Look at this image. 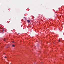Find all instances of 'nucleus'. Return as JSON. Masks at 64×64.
I'll return each mask as SVG.
<instances>
[{
  "label": "nucleus",
  "mask_w": 64,
  "mask_h": 64,
  "mask_svg": "<svg viewBox=\"0 0 64 64\" xmlns=\"http://www.w3.org/2000/svg\"><path fill=\"white\" fill-rule=\"evenodd\" d=\"M12 46L13 47H15V46H14V44H13L12 45Z\"/></svg>",
  "instance_id": "2"
},
{
  "label": "nucleus",
  "mask_w": 64,
  "mask_h": 64,
  "mask_svg": "<svg viewBox=\"0 0 64 64\" xmlns=\"http://www.w3.org/2000/svg\"><path fill=\"white\" fill-rule=\"evenodd\" d=\"M13 42V43H14V42Z\"/></svg>",
  "instance_id": "7"
},
{
  "label": "nucleus",
  "mask_w": 64,
  "mask_h": 64,
  "mask_svg": "<svg viewBox=\"0 0 64 64\" xmlns=\"http://www.w3.org/2000/svg\"><path fill=\"white\" fill-rule=\"evenodd\" d=\"M3 31H5V30H3Z\"/></svg>",
  "instance_id": "5"
},
{
  "label": "nucleus",
  "mask_w": 64,
  "mask_h": 64,
  "mask_svg": "<svg viewBox=\"0 0 64 64\" xmlns=\"http://www.w3.org/2000/svg\"><path fill=\"white\" fill-rule=\"evenodd\" d=\"M27 21L28 23H30V20H27Z\"/></svg>",
  "instance_id": "1"
},
{
  "label": "nucleus",
  "mask_w": 64,
  "mask_h": 64,
  "mask_svg": "<svg viewBox=\"0 0 64 64\" xmlns=\"http://www.w3.org/2000/svg\"><path fill=\"white\" fill-rule=\"evenodd\" d=\"M6 39L5 38V39H4V41H6Z\"/></svg>",
  "instance_id": "3"
},
{
  "label": "nucleus",
  "mask_w": 64,
  "mask_h": 64,
  "mask_svg": "<svg viewBox=\"0 0 64 64\" xmlns=\"http://www.w3.org/2000/svg\"><path fill=\"white\" fill-rule=\"evenodd\" d=\"M59 42H60V40L59 41Z\"/></svg>",
  "instance_id": "6"
},
{
  "label": "nucleus",
  "mask_w": 64,
  "mask_h": 64,
  "mask_svg": "<svg viewBox=\"0 0 64 64\" xmlns=\"http://www.w3.org/2000/svg\"><path fill=\"white\" fill-rule=\"evenodd\" d=\"M4 58H7V57H6V56H5V57H4Z\"/></svg>",
  "instance_id": "4"
},
{
  "label": "nucleus",
  "mask_w": 64,
  "mask_h": 64,
  "mask_svg": "<svg viewBox=\"0 0 64 64\" xmlns=\"http://www.w3.org/2000/svg\"><path fill=\"white\" fill-rule=\"evenodd\" d=\"M7 47V48H8V47Z\"/></svg>",
  "instance_id": "9"
},
{
  "label": "nucleus",
  "mask_w": 64,
  "mask_h": 64,
  "mask_svg": "<svg viewBox=\"0 0 64 64\" xmlns=\"http://www.w3.org/2000/svg\"><path fill=\"white\" fill-rule=\"evenodd\" d=\"M4 54H5V53H4Z\"/></svg>",
  "instance_id": "8"
}]
</instances>
